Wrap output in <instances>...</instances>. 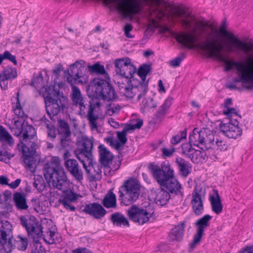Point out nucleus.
I'll return each instance as SVG.
<instances>
[{
    "label": "nucleus",
    "instance_id": "f257e3e1",
    "mask_svg": "<svg viewBox=\"0 0 253 253\" xmlns=\"http://www.w3.org/2000/svg\"><path fill=\"white\" fill-rule=\"evenodd\" d=\"M182 26L187 30L191 29L192 33H179L176 34L175 39L181 43H187L189 44L188 48H201L209 54L217 58L225 65V71L232 70L234 68L237 71L238 78L233 80L234 83L241 82L243 84H248L245 88L251 89L253 86V58H248L246 62H238L228 60L226 56L222 54L223 45L216 40L210 41L207 39L204 42H198V37L194 33L197 29L202 26V23L195 19L181 20Z\"/></svg>",
    "mask_w": 253,
    "mask_h": 253
},
{
    "label": "nucleus",
    "instance_id": "f03ea898",
    "mask_svg": "<svg viewBox=\"0 0 253 253\" xmlns=\"http://www.w3.org/2000/svg\"><path fill=\"white\" fill-rule=\"evenodd\" d=\"M43 174L49 184L63 191L61 198L58 200L59 203L62 204L66 209L75 211L76 208L70 203L77 199L78 195L73 190L67 189L69 181L65 169L61 165L60 159L57 157H53L49 162L45 163L43 166Z\"/></svg>",
    "mask_w": 253,
    "mask_h": 253
},
{
    "label": "nucleus",
    "instance_id": "7ed1b4c3",
    "mask_svg": "<svg viewBox=\"0 0 253 253\" xmlns=\"http://www.w3.org/2000/svg\"><path fill=\"white\" fill-rule=\"evenodd\" d=\"M16 125L22 126V136L21 142L22 144V153L23 164L25 168L34 172L36 168L37 160L34 157L36 153V131L35 128L23 119L16 120Z\"/></svg>",
    "mask_w": 253,
    "mask_h": 253
},
{
    "label": "nucleus",
    "instance_id": "20e7f679",
    "mask_svg": "<svg viewBox=\"0 0 253 253\" xmlns=\"http://www.w3.org/2000/svg\"><path fill=\"white\" fill-rule=\"evenodd\" d=\"M148 169L153 177L161 186L165 187L171 194H183L180 191L181 185L174 177V172L168 162H163L161 167L154 163L148 166Z\"/></svg>",
    "mask_w": 253,
    "mask_h": 253
},
{
    "label": "nucleus",
    "instance_id": "39448f33",
    "mask_svg": "<svg viewBox=\"0 0 253 253\" xmlns=\"http://www.w3.org/2000/svg\"><path fill=\"white\" fill-rule=\"evenodd\" d=\"M43 96L46 113L51 119L63 110L67 103V98L55 85L46 88Z\"/></svg>",
    "mask_w": 253,
    "mask_h": 253
},
{
    "label": "nucleus",
    "instance_id": "423d86ee",
    "mask_svg": "<svg viewBox=\"0 0 253 253\" xmlns=\"http://www.w3.org/2000/svg\"><path fill=\"white\" fill-rule=\"evenodd\" d=\"M108 79H93L87 88L89 96L104 100L115 99L117 94L113 86L107 81Z\"/></svg>",
    "mask_w": 253,
    "mask_h": 253
},
{
    "label": "nucleus",
    "instance_id": "0eeeda50",
    "mask_svg": "<svg viewBox=\"0 0 253 253\" xmlns=\"http://www.w3.org/2000/svg\"><path fill=\"white\" fill-rule=\"evenodd\" d=\"M82 148L81 152L76 154L77 158L82 163L83 166L86 173H90V169H88L85 163V160L82 159L84 157L86 161L88 162V166L92 165L94 169V171L96 172L95 177L97 179H100L102 177V166L97 164H92L93 156L92 154V150L93 147V139L92 138H89L87 137H84L82 140Z\"/></svg>",
    "mask_w": 253,
    "mask_h": 253
},
{
    "label": "nucleus",
    "instance_id": "6e6552de",
    "mask_svg": "<svg viewBox=\"0 0 253 253\" xmlns=\"http://www.w3.org/2000/svg\"><path fill=\"white\" fill-rule=\"evenodd\" d=\"M140 193V186L133 179L126 180L120 187L119 199L125 206L130 205L138 199Z\"/></svg>",
    "mask_w": 253,
    "mask_h": 253
},
{
    "label": "nucleus",
    "instance_id": "1a4fd4ad",
    "mask_svg": "<svg viewBox=\"0 0 253 253\" xmlns=\"http://www.w3.org/2000/svg\"><path fill=\"white\" fill-rule=\"evenodd\" d=\"M8 215L7 212H0V252H9L11 248L12 226L6 220Z\"/></svg>",
    "mask_w": 253,
    "mask_h": 253
},
{
    "label": "nucleus",
    "instance_id": "9d476101",
    "mask_svg": "<svg viewBox=\"0 0 253 253\" xmlns=\"http://www.w3.org/2000/svg\"><path fill=\"white\" fill-rule=\"evenodd\" d=\"M160 0V4H156L154 1H148L147 3H151L155 7L157 14H161V16H169L168 14H177L178 16H191L193 14L192 10L184 5H174L169 2H165ZM158 16V15H157Z\"/></svg>",
    "mask_w": 253,
    "mask_h": 253
},
{
    "label": "nucleus",
    "instance_id": "9b49d317",
    "mask_svg": "<svg viewBox=\"0 0 253 253\" xmlns=\"http://www.w3.org/2000/svg\"><path fill=\"white\" fill-rule=\"evenodd\" d=\"M225 21H223L219 28V31L222 36L225 37L230 42L227 45V50L229 52H233L235 47L240 49L247 54H249L253 50V45L247 42H244L236 37L233 33L226 30Z\"/></svg>",
    "mask_w": 253,
    "mask_h": 253
},
{
    "label": "nucleus",
    "instance_id": "f8f14e48",
    "mask_svg": "<svg viewBox=\"0 0 253 253\" xmlns=\"http://www.w3.org/2000/svg\"><path fill=\"white\" fill-rule=\"evenodd\" d=\"M154 213L153 207L148 204L147 206L139 207L136 205L131 206L127 211L129 219L140 225H143L150 220Z\"/></svg>",
    "mask_w": 253,
    "mask_h": 253
},
{
    "label": "nucleus",
    "instance_id": "ddd939ff",
    "mask_svg": "<svg viewBox=\"0 0 253 253\" xmlns=\"http://www.w3.org/2000/svg\"><path fill=\"white\" fill-rule=\"evenodd\" d=\"M67 81L71 86L75 84H85L88 81V75L85 66L77 61L68 70Z\"/></svg>",
    "mask_w": 253,
    "mask_h": 253
},
{
    "label": "nucleus",
    "instance_id": "4468645a",
    "mask_svg": "<svg viewBox=\"0 0 253 253\" xmlns=\"http://www.w3.org/2000/svg\"><path fill=\"white\" fill-rule=\"evenodd\" d=\"M107 4L116 3L117 9L122 16H133L140 10L138 0H104Z\"/></svg>",
    "mask_w": 253,
    "mask_h": 253
},
{
    "label": "nucleus",
    "instance_id": "2eb2a0df",
    "mask_svg": "<svg viewBox=\"0 0 253 253\" xmlns=\"http://www.w3.org/2000/svg\"><path fill=\"white\" fill-rule=\"evenodd\" d=\"M163 17H155L154 19L149 18L148 19V25L144 34L147 35L150 34L151 35L156 28H159L162 32H170L168 25L171 26L175 22L174 17H167V21L163 19Z\"/></svg>",
    "mask_w": 253,
    "mask_h": 253
},
{
    "label": "nucleus",
    "instance_id": "dca6fc26",
    "mask_svg": "<svg viewBox=\"0 0 253 253\" xmlns=\"http://www.w3.org/2000/svg\"><path fill=\"white\" fill-rule=\"evenodd\" d=\"M115 71L117 74L126 79H134L133 75L136 72V67L132 64L129 58L117 59L115 62Z\"/></svg>",
    "mask_w": 253,
    "mask_h": 253
},
{
    "label": "nucleus",
    "instance_id": "f3484780",
    "mask_svg": "<svg viewBox=\"0 0 253 253\" xmlns=\"http://www.w3.org/2000/svg\"><path fill=\"white\" fill-rule=\"evenodd\" d=\"M29 235L33 237L35 249L32 251V253H45L44 249L42 248L39 239L42 237L43 240L46 242V237L42 234V224L37 220L27 232Z\"/></svg>",
    "mask_w": 253,
    "mask_h": 253
},
{
    "label": "nucleus",
    "instance_id": "a211bd4d",
    "mask_svg": "<svg viewBox=\"0 0 253 253\" xmlns=\"http://www.w3.org/2000/svg\"><path fill=\"white\" fill-rule=\"evenodd\" d=\"M212 218V216L209 214H206L198 219L195 223L197 227V232L194 236L193 240L190 244V251H192L195 246L198 244L203 235L205 228L209 226V221Z\"/></svg>",
    "mask_w": 253,
    "mask_h": 253
},
{
    "label": "nucleus",
    "instance_id": "6ab92c4d",
    "mask_svg": "<svg viewBox=\"0 0 253 253\" xmlns=\"http://www.w3.org/2000/svg\"><path fill=\"white\" fill-rule=\"evenodd\" d=\"M64 165L67 171L76 181L81 182L84 177V172L77 161L69 159L65 161Z\"/></svg>",
    "mask_w": 253,
    "mask_h": 253
},
{
    "label": "nucleus",
    "instance_id": "aec40b11",
    "mask_svg": "<svg viewBox=\"0 0 253 253\" xmlns=\"http://www.w3.org/2000/svg\"><path fill=\"white\" fill-rule=\"evenodd\" d=\"M72 100L73 105L80 107V113L85 114L86 98L83 97L80 89L75 85L72 86Z\"/></svg>",
    "mask_w": 253,
    "mask_h": 253
},
{
    "label": "nucleus",
    "instance_id": "412c9836",
    "mask_svg": "<svg viewBox=\"0 0 253 253\" xmlns=\"http://www.w3.org/2000/svg\"><path fill=\"white\" fill-rule=\"evenodd\" d=\"M83 211L96 219L102 218L107 212L105 209L97 203L86 204Z\"/></svg>",
    "mask_w": 253,
    "mask_h": 253
},
{
    "label": "nucleus",
    "instance_id": "4be33fe9",
    "mask_svg": "<svg viewBox=\"0 0 253 253\" xmlns=\"http://www.w3.org/2000/svg\"><path fill=\"white\" fill-rule=\"evenodd\" d=\"M220 131L229 138L236 139L238 136L241 135L242 130L235 125L231 123L220 124L219 125Z\"/></svg>",
    "mask_w": 253,
    "mask_h": 253
},
{
    "label": "nucleus",
    "instance_id": "5701e85b",
    "mask_svg": "<svg viewBox=\"0 0 253 253\" xmlns=\"http://www.w3.org/2000/svg\"><path fill=\"white\" fill-rule=\"evenodd\" d=\"M130 83L133 85L134 92L137 95V99L144 96L148 90V81H140L136 79H132L127 81V83Z\"/></svg>",
    "mask_w": 253,
    "mask_h": 253
},
{
    "label": "nucleus",
    "instance_id": "b1692460",
    "mask_svg": "<svg viewBox=\"0 0 253 253\" xmlns=\"http://www.w3.org/2000/svg\"><path fill=\"white\" fill-rule=\"evenodd\" d=\"M99 155V162L104 167H110L109 164L112 162L114 156L103 144H100L98 147Z\"/></svg>",
    "mask_w": 253,
    "mask_h": 253
},
{
    "label": "nucleus",
    "instance_id": "393cba45",
    "mask_svg": "<svg viewBox=\"0 0 253 253\" xmlns=\"http://www.w3.org/2000/svg\"><path fill=\"white\" fill-rule=\"evenodd\" d=\"M100 102L98 101L95 102L94 101H89V108L87 114V117L92 129H96L97 128V125L96 121L98 119V115L94 114V111L96 107H100Z\"/></svg>",
    "mask_w": 253,
    "mask_h": 253
},
{
    "label": "nucleus",
    "instance_id": "a878e982",
    "mask_svg": "<svg viewBox=\"0 0 253 253\" xmlns=\"http://www.w3.org/2000/svg\"><path fill=\"white\" fill-rule=\"evenodd\" d=\"M153 195H154V199L156 203L160 206L166 205L170 198L169 192L163 188H153L151 190Z\"/></svg>",
    "mask_w": 253,
    "mask_h": 253
},
{
    "label": "nucleus",
    "instance_id": "bb28decb",
    "mask_svg": "<svg viewBox=\"0 0 253 253\" xmlns=\"http://www.w3.org/2000/svg\"><path fill=\"white\" fill-rule=\"evenodd\" d=\"M192 210L196 215H200L204 211V205L201 199V195L195 189L192 193V199L191 201Z\"/></svg>",
    "mask_w": 253,
    "mask_h": 253
},
{
    "label": "nucleus",
    "instance_id": "cd10ccee",
    "mask_svg": "<svg viewBox=\"0 0 253 253\" xmlns=\"http://www.w3.org/2000/svg\"><path fill=\"white\" fill-rule=\"evenodd\" d=\"M13 200L16 209L20 211L27 210L29 206L27 203L26 194L24 192H16L13 194Z\"/></svg>",
    "mask_w": 253,
    "mask_h": 253
},
{
    "label": "nucleus",
    "instance_id": "c85d7f7f",
    "mask_svg": "<svg viewBox=\"0 0 253 253\" xmlns=\"http://www.w3.org/2000/svg\"><path fill=\"white\" fill-rule=\"evenodd\" d=\"M215 196L211 195L210 201L211 205L212 211L217 214L220 213L223 209V206L219 195L217 190L213 191Z\"/></svg>",
    "mask_w": 253,
    "mask_h": 253
},
{
    "label": "nucleus",
    "instance_id": "c756f323",
    "mask_svg": "<svg viewBox=\"0 0 253 253\" xmlns=\"http://www.w3.org/2000/svg\"><path fill=\"white\" fill-rule=\"evenodd\" d=\"M11 248L9 252H0L1 253H10L12 249L14 248H17L19 250L25 251L28 246V241L26 238H23L20 236L17 237V240H14L13 238L10 239Z\"/></svg>",
    "mask_w": 253,
    "mask_h": 253
},
{
    "label": "nucleus",
    "instance_id": "7c9ffc66",
    "mask_svg": "<svg viewBox=\"0 0 253 253\" xmlns=\"http://www.w3.org/2000/svg\"><path fill=\"white\" fill-rule=\"evenodd\" d=\"M205 136L202 138V143L201 149L202 150L208 149L214 144V136L212 132L209 129H203Z\"/></svg>",
    "mask_w": 253,
    "mask_h": 253
},
{
    "label": "nucleus",
    "instance_id": "2f4dec72",
    "mask_svg": "<svg viewBox=\"0 0 253 253\" xmlns=\"http://www.w3.org/2000/svg\"><path fill=\"white\" fill-rule=\"evenodd\" d=\"M203 133V130L199 131L197 128H195L192 133L189 136V142L191 144L197 146L200 148L201 147L202 143V138L205 136Z\"/></svg>",
    "mask_w": 253,
    "mask_h": 253
},
{
    "label": "nucleus",
    "instance_id": "473e14b6",
    "mask_svg": "<svg viewBox=\"0 0 253 253\" xmlns=\"http://www.w3.org/2000/svg\"><path fill=\"white\" fill-rule=\"evenodd\" d=\"M110 220L114 225L121 227L122 225L129 226L127 219L121 212H116L111 215Z\"/></svg>",
    "mask_w": 253,
    "mask_h": 253
},
{
    "label": "nucleus",
    "instance_id": "72a5a7b5",
    "mask_svg": "<svg viewBox=\"0 0 253 253\" xmlns=\"http://www.w3.org/2000/svg\"><path fill=\"white\" fill-rule=\"evenodd\" d=\"M184 228L185 222L183 221L172 228L169 235L170 239L172 241H181L183 238Z\"/></svg>",
    "mask_w": 253,
    "mask_h": 253
},
{
    "label": "nucleus",
    "instance_id": "f704fd0d",
    "mask_svg": "<svg viewBox=\"0 0 253 253\" xmlns=\"http://www.w3.org/2000/svg\"><path fill=\"white\" fill-rule=\"evenodd\" d=\"M57 132L60 137L71 136V131L67 122L63 120H58Z\"/></svg>",
    "mask_w": 253,
    "mask_h": 253
},
{
    "label": "nucleus",
    "instance_id": "c9c22d12",
    "mask_svg": "<svg viewBox=\"0 0 253 253\" xmlns=\"http://www.w3.org/2000/svg\"><path fill=\"white\" fill-rule=\"evenodd\" d=\"M103 206L106 208L116 209L117 201L116 195L111 191L104 197L102 202Z\"/></svg>",
    "mask_w": 253,
    "mask_h": 253
},
{
    "label": "nucleus",
    "instance_id": "e433bc0d",
    "mask_svg": "<svg viewBox=\"0 0 253 253\" xmlns=\"http://www.w3.org/2000/svg\"><path fill=\"white\" fill-rule=\"evenodd\" d=\"M0 141L4 143L2 145L3 148L5 144L11 146L14 144V140L12 137L2 126H0Z\"/></svg>",
    "mask_w": 253,
    "mask_h": 253
},
{
    "label": "nucleus",
    "instance_id": "4c0bfd02",
    "mask_svg": "<svg viewBox=\"0 0 253 253\" xmlns=\"http://www.w3.org/2000/svg\"><path fill=\"white\" fill-rule=\"evenodd\" d=\"M87 68L90 74H97L104 76L106 79H109L108 75L107 74L103 65H100L99 63H96L93 65H88Z\"/></svg>",
    "mask_w": 253,
    "mask_h": 253
},
{
    "label": "nucleus",
    "instance_id": "58836bf2",
    "mask_svg": "<svg viewBox=\"0 0 253 253\" xmlns=\"http://www.w3.org/2000/svg\"><path fill=\"white\" fill-rule=\"evenodd\" d=\"M176 163L181 174L186 177L190 173L188 162L180 157L176 159Z\"/></svg>",
    "mask_w": 253,
    "mask_h": 253
},
{
    "label": "nucleus",
    "instance_id": "ea45409f",
    "mask_svg": "<svg viewBox=\"0 0 253 253\" xmlns=\"http://www.w3.org/2000/svg\"><path fill=\"white\" fill-rule=\"evenodd\" d=\"M172 99L171 98H167L164 102V104L160 107V108L157 112L156 117L160 119L163 118L171 105Z\"/></svg>",
    "mask_w": 253,
    "mask_h": 253
},
{
    "label": "nucleus",
    "instance_id": "a19ab883",
    "mask_svg": "<svg viewBox=\"0 0 253 253\" xmlns=\"http://www.w3.org/2000/svg\"><path fill=\"white\" fill-rule=\"evenodd\" d=\"M20 221L21 224L25 228L28 232L30 228H32L33 226H34L37 220L34 216L27 218L25 216H22L20 217Z\"/></svg>",
    "mask_w": 253,
    "mask_h": 253
},
{
    "label": "nucleus",
    "instance_id": "79ce46f5",
    "mask_svg": "<svg viewBox=\"0 0 253 253\" xmlns=\"http://www.w3.org/2000/svg\"><path fill=\"white\" fill-rule=\"evenodd\" d=\"M17 71L15 68L7 67L0 73V77L4 78L5 80H12L17 77Z\"/></svg>",
    "mask_w": 253,
    "mask_h": 253
},
{
    "label": "nucleus",
    "instance_id": "37998d69",
    "mask_svg": "<svg viewBox=\"0 0 253 253\" xmlns=\"http://www.w3.org/2000/svg\"><path fill=\"white\" fill-rule=\"evenodd\" d=\"M151 71V67L150 65L143 64L140 66L137 71V74L140 77L141 81H146V76Z\"/></svg>",
    "mask_w": 253,
    "mask_h": 253
},
{
    "label": "nucleus",
    "instance_id": "c03bdc74",
    "mask_svg": "<svg viewBox=\"0 0 253 253\" xmlns=\"http://www.w3.org/2000/svg\"><path fill=\"white\" fill-rule=\"evenodd\" d=\"M141 110L143 112L150 111L152 109H155L157 107V103L154 101L153 98H148L144 99L141 105Z\"/></svg>",
    "mask_w": 253,
    "mask_h": 253
},
{
    "label": "nucleus",
    "instance_id": "a18cd8bd",
    "mask_svg": "<svg viewBox=\"0 0 253 253\" xmlns=\"http://www.w3.org/2000/svg\"><path fill=\"white\" fill-rule=\"evenodd\" d=\"M143 121L141 119L137 120V123L135 125L126 124L123 130L126 134L127 132L133 131L135 129H139L143 125Z\"/></svg>",
    "mask_w": 253,
    "mask_h": 253
},
{
    "label": "nucleus",
    "instance_id": "49530a36",
    "mask_svg": "<svg viewBox=\"0 0 253 253\" xmlns=\"http://www.w3.org/2000/svg\"><path fill=\"white\" fill-rule=\"evenodd\" d=\"M59 144L61 149H69L71 147L72 142L71 136L60 137Z\"/></svg>",
    "mask_w": 253,
    "mask_h": 253
},
{
    "label": "nucleus",
    "instance_id": "de8ad7c7",
    "mask_svg": "<svg viewBox=\"0 0 253 253\" xmlns=\"http://www.w3.org/2000/svg\"><path fill=\"white\" fill-rule=\"evenodd\" d=\"M192 145L189 142V143H184L181 145L182 153L184 154L186 157L190 158L192 153L194 152L195 149L192 147Z\"/></svg>",
    "mask_w": 253,
    "mask_h": 253
},
{
    "label": "nucleus",
    "instance_id": "09e8293b",
    "mask_svg": "<svg viewBox=\"0 0 253 253\" xmlns=\"http://www.w3.org/2000/svg\"><path fill=\"white\" fill-rule=\"evenodd\" d=\"M117 138L119 140L118 142L121 145L120 150H122L124 148V145L127 142L126 134L122 130V131L117 132Z\"/></svg>",
    "mask_w": 253,
    "mask_h": 253
},
{
    "label": "nucleus",
    "instance_id": "8fccbe9b",
    "mask_svg": "<svg viewBox=\"0 0 253 253\" xmlns=\"http://www.w3.org/2000/svg\"><path fill=\"white\" fill-rule=\"evenodd\" d=\"M186 131L185 130L180 132V134H177L173 136L171 140V142L173 145H176L179 143L181 140L183 139L186 138Z\"/></svg>",
    "mask_w": 253,
    "mask_h": 253
},
{
    "label": "nucleus",
    "instance_id": "3c124183",
    "mask_svg": "<svg viewBox=\"0 0 253 253\" xmlns=\"http://www.w3.org/2000/svg\"><path fill=\"white\" fill-rule=\"evenodd\" d=\"M185 57L183 53L180 54L179 56L171 60L169 62V65L172 67H177L180 66L181 61L184 59Z\"/></svg>",
    "mask_w": 253,
    "mask_h": 253
},
{
    "label": "nucleus",
    "instance_id": "603ef678",
    "mask_svg": "<svg viewBox=\"0 0 253 253\" xmlns=\"http://www.w3.org/2000/svg\"><path fill=\"white\" fill-rule=\"evenodd\" d=\"M105 141L110 144L111 146L114 147L116 150H120L121 145L117 140H114L111 136H108L104 138Z\"/></svg>",
    "mask_w": 253,
    "mask_h": 253
},
{
    "label": "nucleus",
    "instance_id": "864d4df0",
    "mask_svg": "<svg viewBox=\"0 0 253 253\" xmlns=\"http://www.w3.org/2000/svg\"><path fill=\"white\" fill-rule=\"evenodd\" d=\"M123 93L124 95L128 98H132L136 95L135 92H134L133 85L132 84L131 87L125 86Z\"/></svg>",
    "mask_w": 253,
    "mask_h": 253
},
{
    "label": "nucleus",
    "instance_id": "5fc2aeb1",
    "mask_svg": "<svg viewBox=\"0 0 253 253\" xmlns=\"http://www.w3.org/2000/svg\"><path fill=\"white\" fill-rule=\"evenodd\" d=\"M14 112L15 115L17 116L18 117L20 118V119H23L22 117L24 115V113L23 111V109L21 106L19 99L18 98V101L16 102V106L14 109Z\"/></svg>",
    "mask_w": 253,
    "mask_h": 253
},
{
    "label": "nucleus",
    "instance_id": "6e6d98bb",
    "mask_svg": "<svg viewBox=\"0 0 253 253\" xmlns=\"http://www.w3.org/2000/svg\"><path fill=\"white\" fill-rule=\"evenodd\" d=\"M120 106L119 105L110 104L108 106L107 110V114L110 116L113 115L114 114L118 113L120 110Z\"/></svg>",
    "mask_w": 253,
    "mask_h": 253
},
{
    "label": "nucleus",
    "instance_id": "4d7b16f0",
    "mask_svg": "<svg viewBox=\"0 0 253 253\" xmlns=\"http://www.w3.org/2000/svg\"><path fill=\"white\" fill-rule=\"evenodd\" d=\"M47 137L50 140H54L56 137V128L54 125L47 128Z\"/></svg>",
    "mask_w": 253,
    "mask_h": 253
},
{
    "label": "nucleus",
    "instance_id": "13d9d810",
    "mask_svg": "<svg viewBox=\"0 0 253 253\" xmlns=\"http://www.w3.org/2000/svg\"><path fill=\"white\" fill-rule=\"evenodd\" d=\"M200 150H195L194 152H193V153H192V155L190 159L193 163H200Z\"/></svg>",
    "mask_w": 253,
    "mask_h": 253
},
{
    "label": "nucleus",
    "instance_id": "bf43d9fd",
    "mask_svg": "<svg viewBox=\"0 0 253 253\" xmlns=\"http://www.w3.org/2000/svg\"><path fill=\"white\" fill-rule=\"evenodd\" d=\"M223 114L227 115L229 118L232 116L235 117H239V115L237 114L236 109L234 108H227L226 111L224 110Z\"/></svg>",
    "mask_w": 253,
    "mask_h": 253
},
{
    "label": "nucleus",
    "instance_id": "052dcab7",
    "mask_svg": "<svg viewBox=\"0 0 253 253\" xmlns=\"http://www.w3.org/2000/svg\"><path fill=\"white\" fill-rule=\"evenodd\" d=\"M125 34L127 38H132L133 36L129 34L133 29L132 26L130 23H126L123 28Z\"/></svg>",
    "mask_w": 253,
    "mask_h": 253
},
{
    "label": "nucleus",
    "instance_id": "680f3d73",
    "mask_svg": "<svg viewBox=\"0 0 253 253\" xmlns=\"http://www.w3.org/2000/svg\"><path fill=\"white\" fill-rule=\"evenodd\" d=\"M4 57H5V59L9 60L15 65H17V62L15 56L12 55L8 51H5L4 52Z\"/></svg>",
    "mask_w": 253,
    "mask_h": 253
},
{
    "label": "nucleus",
    "instance_id": "e2e57ef3",
    "mask_svg": "<svg viewBox=\"0 0 253 253\" xmlns=\"http://www.w3.org/2000/svg\"><path fill=\"white\" fill-rule=\"evenodd\" d=\"M175 149L174 148H172L171 149H168L166 147H164L162 149V156L164 158L170 157L172 155Z\"/></svg>",
    "mask_w": 253,
    "mask_h": 253
},
{
    "label": "nucleus",
    "instance_id": "0e129e2a",
    "mask_svg": "<svg viewBox=\"0 0 253 253\" xmlns=\"http://www.w3.org/2000/svg\"><path fill=\"white\" fill-rule=\"evenodd\" d=\"M16 120L14 122V127L11 129V131L13 132L14 135L16 136L22 135V126H18L16 125Z\"/></svg>",
    "mask_w": 253,
    "mask_h": 253
},
{
    "label": "nucleus",
    "instance_id": "69168bd1",
    "mask_svg": "<svg viewBox=\"0 0 253 253\" xmlns=\"http://www.w3.org/2000/svg\"><path fill=\"white\" fill-rule=\"evenodd\" d=\"M41 121L42 125L45 126L46 128H48L53 126L50 121L47 120L45 117H43L41 119Z\"/></svg>",
    "mask_w": 253,
    "mask_h": 253
},
{
    "label": "nucleus",
    "instance_id": "338daca9",
    "mask_svg": "<svg viewBox=\"0 0 253 253\" xmlns=\"http://www.w3.org/2000/svg\"><path fill=\"white\" fill-rule=\"evenodd\" d=\"M8 80H5L4 78L0 77V85L2 89L5 90L7 88Z\"/></svg>",
    "mask_w": 253,
    "mask_h": 253
},
{
    "label": "nucleus",
    "instance_id": "774afa93",
    "mask_svg": "<svg viewBox=\"0 0 253 253\" xmlns=\"http://www.w3.org/2000/svg\"><path fill=\"white\" fill-rule=\"evenodd\" d=\"M21 182L20 179H17L14 181L11 182V183L8 184V185L12 189H15L17 188L20 184Z\"/></svg>",
    "mask_w": 253,
    "mask_h": 253
}]
</instances>
